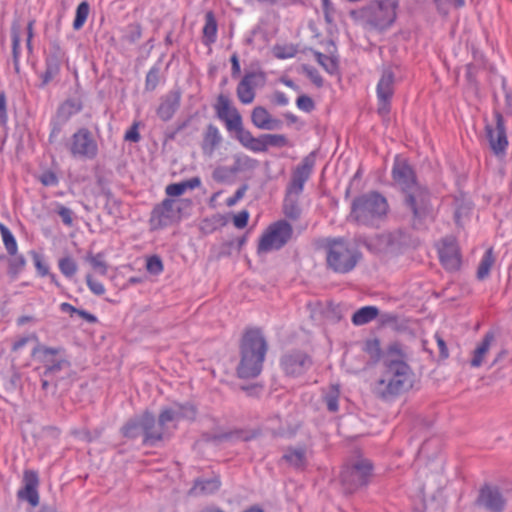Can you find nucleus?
<instances>
[{
    "label": "nucleus",
    "instance_id": "25",
    "mask_svg": "<svg viewBox=\"0 0 512 512\" xmlns=\"http://www.w3.org/2000/svg\"><path fill=\"white\" fill-rule=\"evenodd\" d=\"M221 487L219 476L212 478L198 477L194 479L192 487L188 490V495L192 497L211 495L216 493Z\"/></svg>",
    "mask_w": 512,
    "mask_h": 512
},
{
    "label": "nucleus",
    "instance_id": "20",
    "mask_svg": "<svg viewBox=\"0 0 512 512\" xmlns=\"http://www.w3.org/2000/svg\"><path fill=\"white\" fill-rule=\"evenodd\" d=\"M182 92L179 87H174L159 99L156 109L157 117L163 121H170L181 106Z\"/></svg>",
    "mask_w": 512,
    "mask_h": 512
},
{
    "label": "nucleus",
    "instance_id": "9",
    "mask_svg": "<svg viewBox=\"0 0 512 512\" xmlns=\"http://www.w3.org/2000/svg\"><path fill=\"white\" fill-rule=\"evenodd\" d=\"M65 146L70 156L78 160H93L99 153L97 140L87 127L78 128Z\"/></svg>",
    "mask_w": 512,
    "mask_h": 512
},
{
    "label": "nucleus",
    "instance_id": "33",
    "mask_svg": "<svg viewBox=\"0 0 512 512\" xmlns=\"http://www.w3.org/2000/svg\"><path fill=\"white\" fill-rule=\"evenodd\" d=\"M379 309L376 306H364L352 315L351 321L356 326L367 324L377 318Z\"/></svg>",
    "mask_w": 512,
    "mask_h": 512
},
{
    "label": "nucleus",
    "instance_id": "1",
    "mask_svg": "<svg viewBox=\"0 0 512 512\" xmlns=\"http://www.w3.org/2000/svg\"><path fill=\"white\" fill-rule=\"evenodd\" d=\"M31 356L41 367L39 372L41 389L45 395L67 393L76 381L77 373L72 369L67 351L62 346L51 347L37 343Z\"/></svg>",
    "mask_w": 512,
    "mask_h": 512
},
{
    "label": "nucleus",
    "instance_id": "4",
    "mask_svg": "<svg viewBox=\"0 0 512 512\" xmlns=\"http://www.w3.org/2000/svg\"><path fill=\"white\" fill-rule=\"evenodd\" d=\"M387 198L380 192L372 190L353 198L347 220L358 226L378 228L389 212Z\"/></svg>",
    "mask_w": 512,
    "mask_h": 512
},
{
    "label": "nucleus",
    "instance_id": "6",
    "mask_svg": "<svg viewBox=\"0 0 512 512\" xmlns=\"http://www.w3.org/2000/svg\"><path fill=\"white\" fill-rule=\"evenodd\" d=\"M402 204L410 216L409 223L414 230H426L428 223L435 220L432 193L426 185L404 194Z\"/></svg>",
    "mask_w": 512,
    "mask_h": 512
},
{
    "label": "nucleus",
    "instance_id": "14",
    "mask_svg": "<svg viewBox=\"0 0 512 512\" xmlns=\"http://www.w3.org/2000/svg\"><path fill=\"white\" fill-rule=\"evenodd\" d=\"M66 53L58 42H52L45 54V70L39 75L40 89L45 88L53 81L61 71V65L65 59Z\"/></svg>",
    "mask_w": 512,
    "mask_h": 512
},
{
    "label": "nucleus",
    "instance_id": "52",
    "mask_svg": "<svg viewBox=\"0 0 512 512\" xmlns=\"http://www.w3.org/2000/svg\"><path fill=\"white\" fill-rule=\"evenodd\" d=\"M273 52L278 59H288L297 54V49L293 45H276Z\"/></svg>",
    "mask_w": 512,
    "mask_h": 512
},
{
    "label": "nucleus",
    "instance_id": "44",
    "mask_svg": "<svg viewBox=\"0 0 512 512\" xmlns=\"http://www.w3.org/2000/svg\"><path fill=\"white\" fill-rule=\"evenodd\" d=\"M89 12L90 5L88 1L84 0L81 3H79V5L76 8L75 18L73 20L74 30H80L84 26L88 18Z\"/></svg>",
    "mask_w": 512,
    "mask_h": 512
},
{
    "label": "nucleus",
    "instance_id": "24",
    "mask_svg": "<svg viewBox=\"0 0 512 512\" xmlns=\"http://www.w3.org/2000/svg\"><path fill=\"white\" fill-rule=\"evenodd\" d=\"M84 107L83 93L77 89L73 96L65 99L57 108L56 114L66 120L82 111Z\"/></svg>",
    "mask_w": 512,
    "mask_h": 512
},
{
    "label": "nucleus",
    "instance_id": "47",
    "mask_svg": "<svg viewBox=\"0 0 512 512\" xmlns=\"http://www.w3.org/2000/svg\"><path fill=\"white\" fill-rule=\"evenodd\" d=\"M68 120L58 117L57 114L50 121V133L48 137V141L50 144H53L57 141L59 135L62 133L63 128Z\"/></svg>",
    "mask_w": 512,
    "mask_h": 512
},
{
    "label": "nucleus",
    "instance_id": "8",
    "mask_svg": "<svg viewBox=\"0 0 512 512\" xmlns=\"http://www.w3.org/2000/svg\"><path fill=\"white\" fill-rule=\"evenodd\" d=\"M373 463L367 458H358L343 467L340 480L345 493L353 494L366 487L372 477Z\"/></svg>",
    "mask_w": 512,
    "mask_h": 512
},
{
    "label": "nucleus",
    "instance_id": "48",
    "mask_svg": "<svg viewBox=\"0 0 512 512\" xmlns=\"http://www.w3.org/2000/svg\"><path fill=\"white\" fill-rule=\"evenodd\" d=\"M58 267L61 273L67 278H72L78 270L76 261L70 256L60 258L58 260Z\"/></svg>",
    "mask_w": 512,
    "mask_h": 512
},
{
    "label": "nucleus",
    "instance_id": "64",
    "mask_svg": "<svg viewBox=\"0 0 512 512\" xmlns=\"http://www.w3.org/2000/svg\"><path fill=\"white\" fill-rule=\"evenodd\" d=\"M57 214L61 217L62 219V222L66 225V226H71L72 223H73V211L64 206V205H58V208L56 210Z\"/></svg>",
    "mask_w": 512,
    "mask_h": 512
},
{
    "label": "nucleus",
    "instance_id": "38",
    "mask_svg": "<svg viewBox=\"0 0 512 512\" xmlns=\"http://www.w3.org/2000/svg\"><path fill=\"white\" fill-rule=\"evenodd\" d=\"M217 21L212 11L205 14V25L203 27V36L207 39V44L214 43L217 37Z\"/></svg>",
    "mask_w": 512,
    "mask_h": 512
},
{
    "label": "nucleus",
    "instance_id": "54",
    "mask_svg": "<svg viewBox=\"0 0 512 512\" xmlns=\"http://www.w3.org/2000/svg\"><path fill=\"white\" fill-rule=\"evenodd\" d=\"M266 140V151L269 146L273 147H284L288 145V139L283 134H264Z\"/></svg>",
    "mask_w": 512,
    "mask_h": 512
},
{
    "label": "nucleus",
    "instance_id": "17",
    "mask_svg": "<svg viewBox=\"0 0 512 512\" xmlns=\"http://www.w3.org/2000/svg\"><path fill=\"white\" fill-rule=\"evenodd\" d=\"M181 208L175 209V200L165 198L160 204H157L151 211L149 223L151 229H163L174 222L180 220Z\"/></svg>",
    "mask_w": 512,
    "mask_h": 512
},
{
    "label": "nucleus",
    "instance_id": "36",
    "mask_svg": "<svg viewBox=\"0 0 512 512\" xmlns=\"http://www.w3.org/2000/svg\"><path fill=\"white\" fill-rule=\"evenodd\" d=\"M313 55L317 63L330 75H335L339 71V60L336 56H328L314 50Z\"/></svg>",
    "mask_w": 512,
    "mask_h": 512
},
{
    "label": "nucleus",
    "instance_id": "26",
    "mask_svg": "<svg viewBox=\"0 0 512 512\" xmlns=\"http://www.w3.org/2000/svg\"><path fill=\"white\" fill-rule=\"evenodd\" d=\"M258 76L262 77V74L248 72L239 82L236 92L239 101L243 104H250L253 102L255 98L254 85H256L254 79Z\"/></svg>",
    "mask_w": 512,
    "mask_h": 512
},
{
    "label": "nucleus",
    "instance_id": "59",
    "mask_svg": "<svg viewBox=\"0 0 512 512\" xmlns=\"http://www.w3.org/2000/svg\"><path fill=\"white\" fill-rule=\"evenodd\" d=\"M87 260L90 262L91 266L95 270H98L102 275L107 273V265L103 260L102 254L98 253L97 255H90Z\"/></svg>",
    "mask_w": 512,
    "mask_h": 512
},
{
    "label": "nucleus",
    "instance_id": "45",
    "mask_svg": "<svg viewBox=\"0 0 512 512\" xmlns=\"http://www.w3.org/2000/svg\"><path fill=\"white\" fill-rule=\"evenodd\" d=\"M142 37V26L140 23H130L124 29L122 40L129 44H135Z\"/></svg>",
    "mask_w": 512,
    "mask_h": 512
},
{
    "label": "nucleus",
    "instance_id": "34",
    "mask_svg": "<svg viewBox=\"0 0 512 512\" xmlns=\"http://www.w3.org/2000/svg\"><path fill=\"white\" fill-rule=\"evenodd\" d=\"M258 166V160L245 154H238L234 156V163L230 169V172L238 173L243 171H252L255 170Z\"/></svg>",
    "mask_w": 512,
    "mask_h": 512
},
{
    "label": "nucleus",
    "instance_id": "13",
    "mask_svg": "<svg viewBox=\"0 0 512 512\" xmlns=\"http://www.w3.org/2000/svg\"><path fill=\"white\" fill-rule=\"evenodd\" d=\"M316 164V151L306 155L300 164L292 171L291 179L286 187L288 195L298 197L304 190L305 183L309 180Z\"/></svg>",
    "mask_w": 512,
    "mask_h": 512
},
{
    "label": "nucleus",
    "instance_id": "7",
    "mask_svg": "<svg viewBox=\"0 0 512 512\" xmlns=\"http://www.w3.org/2000/svg\"><path fill=\"white\" fill-rule=\"evenodd\" d=\"M398 5L399 0H375L359 10H351L350 16L354 19H366L374 27L386 29L394 23Z\"/></svg>",
    "mask_w": 512,
    "mask_h": 512
},
{
    "label": "nucleus",
    "instance_id": "50",
    "mask_svg": "<svg viewBox=\"0 0 512 512\" xmlns=\"http://www.w3.org/2000/svg\"><path fill=\"white\" fill-rule=\"evenodd\" d=\"M29 254L33 260L38 276L46 277V275H49L50 267L45 262L44 256L35 250H31Z\"/></svg>",
    "mask_w": 512,
    "mask_h": 512
},
{
    "label": "nucleus",
    "instance_id": "12",
    "mask_svg": "<svg viewBox=\"0 0 512 512\" xmlns=\"http://www.w3.org/2000/svg\"><path fill=\"white\" fill-rule=\"evenodd\" d=\"M473 505L486 512H504L507 507V499L499 486L485 483L480 487Z\"/></svg>",
    "mask_w": 512,
    "mask_h": 512
},
{
    "label": "nucleus",
    "instance_id": "15",
    "mask_svg": "<svg viewBox=\"0 0 512 512\" xmlns=\"http://www.w3.org/2000/svg\"><path fill=\"white\" fill-rule=\"evenodd\" d=\"M494 118L496 122L495 128L490 125L485 127L486 138L492 153L498 158H503L508 148L505 120L499 111H494Z\"/></svg>",
    "mask_w": 512,
    "mask_h": 512
},
{
    "label": "nucleus",
    "instance_id": "3",
    "mask_svg": "<svg viewBox=\"0 0 512 512\" xmlns=\"http://www.w3.org/2000/svg\"><path fill=\"white\" fill-rule=\"evenodd\" d=\"M240 361L237 365V376L241 379L258 377L268 351V343L262 330L257 327L247 328L240 341Z\"/></svg>",
    "mask_w": 512,
    "mask_h": 512
},
{
    "label": "nucleus",
    "instance_id": "46",
    "mask_svg": "<svg viewBox=\"0 0 512 512\" xmlns=\"http://www.w3.org/2000/svg\"><path fill=\"white\" fill-rule=\"evenodd\" d=\"M437 13L443 17L448 16L450 7L462 8L465 6V0H433Z\"/></svg>",
    "mask_w": 512,
    "mask_h": 512
},
{
    "label": "nucleus",
    "instance_id": "63",
    "mask_svg": "<svg viewBox=\"0 0 512 512\" xmlns=\"http://www.w3.org/2000/svg\"><path fill=\"white\" fill-rule=\"evenodd\" d=\"M185 186L183 182L171 183L166 186L165 193L169 197H179L185 193Z\"/></svg>",
    "mask_w": 512,
    "mask_h": 512
},
{
    "label": "nucleus",
    "instance_id": "35",
    "mask_svg": "<svg viewBox=\"0 0 512 512\" xmlns=\"http://www.w3.org/2000/svg\"><path fill=\"white\" fill-rule=\"evenodd\" d=\"M215 110L219 119L225 122L227 126V121L231 120L234 117V110L237 108L232 107L230 105V100L227 96L220 94L217 97V103L215 104Z\"/></svg>",
    "mask_w": 512,
    "mask_h": 512
},
{
    "label": "nucleus",
    "instance_id": "2",
    "mask_svg": "<svg viewBox=\"0 0 512 512\" xmlns=\"http://www.w3.org/2000/svg\"><path fill=\"white\" fill-rule=\"evenodd\" d=\"M384 372L375 386L382 400H393L413 387L414 373L404 360L399 343L389 345L384 358Z\"/></svg>",
    "mask_w": 512,
    "mask_h": 512
},
{
    "label": "nucleus",
    "instance_id": "10",
    "mask_svg": "<svg viewBox=\"0 0 512 512\" xmlns=\"http://www.w3.org/2000/svg\"><path fill=\"white\" fill-rule=\"evenodd\" d=\"M293 227L286 220H278L268 226L261 236L257 251L258 253L280 250L292 238Z\"/></svg>",
    "mask_w": 512,
    "mask_h": 512
},
{
    "label": "nucleus",
    "instance_id": "41",
    "mask_svg": "<svg viewBox=\"0 0 512 512\" xmlns=\"http://www.w3.org/2000/svg\"><path fill=\"white\" fill-rule=\"evenodd\" d=\"M0 233L7 253L10 256H15L18 251V245L13 233L2 223H0Z\"/></svg>",
    "mask_w": 512,
    "mask_h": 512
},
{
    "label": "nucleus",
    "instance_id": "62",
    "mask_svg": "<svg viewBox=\"0 0 512 512\" xmlns=\"http://www.w3.org/2000/svg\"><path fill=\"white\" fill-rule=\"evenodd\" d=\"M246 149L255 153L266 152V140L264 139V134H261L259 137H254L247 145Z\"/></svg>",
    "mask_w": 512,
    "mask_h": 512
},
{
    "label": "nucleus",
    "instance_id": "27",
    "mask_svg": "<svg viewBox=\"0 0 512 512\" xmlns=\"http://www.w3.org/2000/svg\"><path fill=\"white\" fill-rule=\"evenodd\" d=\"M306 453L307 448L305 445L297 447L289 446L286 448L282 460L296 470H305L308 464Z\"/></svg>",
    "mask_w": 512,
    "mask_h": 512
},
{
    "label": "nucleus",
    "instance_id": "37",
    "mask_svg": "<svg viewBox=\"0 0 512 512\" xmlns=\"http://www.w3.org/2000/svg\"><path fill=\"white\" fill-rule=\"evenodd\" d=\"M495 262L492 248H489L483 254L479 266L477 268L476 277L478 280L483 281L488 278L490 270Z\"/></svg>",
    "mask_w": 512,
    "mask_h": 512
},
{
    "label": "nucleus",
    "instance_id": "16",
    "mask_svg": "<svg viewBox=\"0 0 512 512\" xmlns=\"http://www.w3.org/2000/svg\"><path fill=\"white\" fill-rule=\"evenodd\" d=\"M395 74L391 67L382 70L381 77L377 83L376 95L378 100L377 112L380 116H387L391 110V100L395 89Z\"/></svg>",
    "mask_w": 512,
    "mask_h": 512
},
{
    "label": "nucleus",
    "instance_id": "49",
    "mask_svg": "<svg viewBox=\"0 0 512 512\" xmlns=\"http://www.w3.org/2000/svg\"><path fill=\"white\" fill-rule=\"evenodd\" d=\"M26 265V259L23 255H15L9 260L8 263V274L12 279H16L19 273L24 269Z\"/></svg>",
    "mask_w": 512,
    "mask_h": 512
},
{
    "label": "nucleus",
    "instance_id": "23",
    "mask_svg": "<svg viewBox=\"0 0 512 512\" xmlns=\"http://www.w3.org/2000/svg\"><path fill=\"white\" fill-rule=\"evenodd\" d=\"M251 122L255 127L262 130H278L283 126L280 119L273 118L269 111L263 106H256L251 112Z\"/></svg>",
    "mask_w": 512,
    "mask_h": 512
},
{
    "label": "nucleus",
    "instance_id": "22",
    "mask_svg": "<svg viewBox=\"0 0 512 512\" xmlns=\"http://www.w3.org/2000/svg\"><path fill=\"white\" fill-rule=\"evenodd\" d=\"M144 436L142 444L154 447L164 440L166 431L154 414L148 410L144 411Z\"/></svg>",
    "mask_w": 512,
    "mask_h": 512
},
{
    "label": "nucleus",
    "instance_id": "58",
    "mask_svg": "<svg viewBox=\"0 0 512 512\" xmlns=\"http://www.w3.org/2000/svg\"><path fill=\"white\" fill-rule=\"evenodd\" d=\"M39 181L43 186L54 187L58 185L59 178L52 170H46L40 175Z\"/></svg>",
    "mask_w": 512,
    "mask_h": 512
},
{
    "label": "nucleus",
    "instance_id": "42",
    "mask_svg": "<svg viewBox=\"0 0 512 512\" xmlns=\"http://www.w3.org/2000/svg\"><path fill=\"white\" fill-rule=\"evenodd\" d=\"M283 213L285 216L291 220L299 219L301 215V209L298 205L297 197L293 199L291 195L286 193L284 203H283Z\"/></svg>",
    "mask_w": 512,
    "mask_h": 512
},
{
    "label": "nucleus",
    "instance_id": "55",
    "mask_svg": "<svg viewBox=\"0 0 512 512\" xmlns=\"http://www.w3.org/2000/svg\"><path fill=\"white\" fill-rule=\"evenodd\" d=\"M339 390L332 389L324 396V402L326 403L329 412H337L339 409Z\"/></svg>",
    "mask_w": 512,
    "mask_h": 512
},
{
    "label": "nucleus",
    "instance_id": "28",
    "mask_svg": "<svg viewBox=\"0 0 512 512\" xmlns=\"http://www.w3.org/2000/svg\"><path fill=\"white\" fill-rule=\"evenodd\" d=\"M234 117L231 120L227 121V130L229 132H235V138L239 141V143L243 147H247V145L254 138L252 133L245 129L243 126L242 116L238 110H234Z\"/></svg>",
    "mask_w": 512,
    "mask_h": 512
},
{
    "label": "nucleus",
    "instance_id": "29",
    "mask_svg": "<svg viewBox=\"0 0 512 512\" xmlns=\"http://www.w3.org/2000/svg\"><path fill=\"white\" fill-rule=\"evenodd\" d=\"M144 412L128 419L120 428V433L127 439L134 440L139 436H144Z\"/></svg>",
    "mask_w": 512,
    "mask_h": 512
},
{
    "label": "nucleus",
    "instance_id": "32",
    "mask_svg": "<svg viewBox=\"0 0 512 512\" xmlns=\"http://www.w3.org/2000/svg\"><path fill=\"white\" fill-rule=\"evenodd\" d=\"M11 42H12V62L16 74H20V56H21V35L20 25L14 21L11 25Z\"/></svg>",
    "mask_w": 512,
    "mask_h": 512
},
{
    "label": "nucleus",
    "instance_id": "56",
    "mask_svg": "<svg viewBox=\"0 0 512 512\" xmlns=\"http://www.w3.org/2000/svg\"><path fill=\"white\" fill-rule=\"evenodd\" d=\"M303 71L317 88H321L323 86V77L315 67L303 65Z\"/></svg>",
    "mask_w": 512,
    "mask_h": 512
},
{
    "label": "nucleus",
    "instance_id": "57",
    "mask_svg": "<svg viewBox=\"0 0 512 512\" xmlns=\"http://www.w3.org/2000/svg\"><path fill=\"white\" fill-rule=\"evenodd\" d=\"M296 106L299 110L310 113L315 109V102L310 96L302 94L296 99Z\"/></svg>",
    "mask_w": 512,
    "mask_h": 512
},
{
    "label": "nucleus",
    "instance_id": "30",
    "mask_svg": "<svg viewBox=\"0 0 512 512\" xmlns=\"http://www.w3.org/2000/svg\"><path fill=\"white\" fill-rule=\"evenodd\" d=\"M222 136L218 127L212 123L207 125L206 131L203 134L202 150L204 153L212 154L214 150L220 145Z\"/></svg>",
    "mask_w": 512,
    "mask_h": 512
},
{
    "label": "nucleus",
    "instance_id": "53",
    "mask_svg": "<svg viewBox=\"0 0 512 512\" xmlns=\"http://www.w3.org/2000/svg\"><path fill=\"white\" fill-rule=\"evenodd\" d=\"M159 422L162 424V426L165 428L166 424L173 421H179L177 413L174 410L173 405L163 407L159 413L158 416Z\"/></svg>",
    "mask_w": 512,
    "mask_h": 512
},
{
    "label": "nucleus",
    "instance_id": "51",
    "mask_svg": "<svg viewBox=\"0 0 512 512\" xmlns=\"http://www.w3.org/2000/svg\"><path fill=\"white\" fill-rule=\"evenodd\" d=\"M146 269L152 275H159L163 272L162 259L158 255H152L146 260Z\"/></svg>",
    "mask_w": 512,
    "mask_h": 512
},
{
    "label": "nucleus",
    "instance_id": "18",
    "mask_svg": "<svg viewBox=\"0 0 512 512\" xmlns=\"http://www.w3.org/2000/svg\"><path fill=\"white\" fill-rule=\"evenodd\" d=\"M284 373L291 377L303 375L312 365V360L305 352L295 350L284 354L280 359Z\"/></svg>",
    "mask_w": 512,
    "mask_h": 512
},
{
    "label": "nucleus",
    "instance_id": "60",
    "mask_svg": "<svg viewBox=\"0 0 512 512\" xmlns=\"http://www.w3.org/2000/svg\"><path fill=\"white\" fill-rule=\"evenodd\" d=\"M86 283L93 294L101 296L105 293L104 285L100 281L95 280L91 274L86 275Z\"/></svg>",
    "mask_w": 512,
    "mask_h": 512
},
{
    "label": "nucleus",
    "instance_id": "39",
    "mask_svg": "<svg viewBox=\"0 0 512 512\" xmlns=\"http://www.w3.org/2000/svg\"><path fill=\"white\" fill-rule=\"evenodd\" d=\"M174 410L177 413L178 419L194 421L197 416V408L191 402L174 403Z\"/></svg>",
    "mask_w": 512,
    "mask_h": 512
},
{
    "label": "nucleus",
    "instance_id": "43",
    "mask_svg": "<svg viewBox=\"0 0 512 512\" xmlns=\"http://www.w3.org/2000/svg\"><path fill=\"white\" fill-rule=\"evenodd\" d=\"M363 350L370 356L373 363L379 362L383 356L380 340L377 338L366 340Z\"/></svg>",
    "mask_w": 512,
    "mask_h": 512
},
{
    "label": "nucleus",
    "instance_id": "11",
    "mask_svg": "<svg viewBox=\"0 0 512 512\" xmlns=\"http://www.w3.org/2000/svg\"><path fill=\"white\" fill-rule=\"evenodd\" d=\"M391 177L394 185L399 189L402 195L414 191L417 187L424 185L419 183L416 171L406 159H400L398 156L395 158Z\"/></svg>",
    "mask_w": 512,
    "mask_h": 512
},
{
    "label": "nucleus",
    "instance_id": "61",
    "mask_svg": "<svg viewBox=\"0 0 512 512\" xmlns=\"http://www.w3.org/2000/svg\"><path fill=\"white\" fill-rule=\"evenodd\" d=\"M139 122L135 121L129 127V129L124 134V140L128 142L138 143L141 140V135L139 133Z\"/></svg>",
    "mask_w": 512,
    "mask_h": 512
},
{
    "label": "nucleus",
    "instance_id": "40",
    "mask_svg": "<svg viewBox=\"0 0 512 512\" xmlns=\"http://www.w3.org/2000/svg\"><path fill=\"white\" fill-rule=\"evenodd\" d=\"M161 80V67L159 63L154 64L146 74L144 89L147 92L154 91Z\"/></svg>",
    "mask_w": 512,
    "mask_h": 512
},
{
    "label": "nucleus",
    "instance_id": "5",
    "mask_svg": "<svg viewBox=\"0 0 512 512\" xmlns=\"http://www.w3.org/2000/svg\"><path fill=\"white\" fill-rule=\"evenodd\" d=\"M321 248L326 254V266L338 274H347L354 270L362 260V252L344 237H327Z\"/></svg>",
    "mask_w": 512,
    "mask_h": 512
},
{
    "label": "nucleus",
    "instance_id": "21",
    "mask_svg": "<svg viewBox=\"0 0 512 512\" xmlns=\"http://www.w3.org/2000/svg\"><path fill=\"white\" fill-rule=\"evenodd\" d=\"M24 486L17 491L19 500L27 501L32 507L39 505L40 497L38 487L40 484L39 474L35 470L27 469L23 472Z\"/></svg>",
    "mask_w": 512,
    "mask_h": 512
},
{
    "label": "nucleus",
    "instance_id": "19",
    "mask_svg": "<svg viewBox=\"0 0 512 512\" xmlns=\"http://www.w3.org/2000/svg\"><path fill=\"white\" fill-rule=\"evenodd\" d=\"M438 256L442 266L449 271H456L461 266V256L454 237H445L438 247Z\"/></svg>",
    "mask_w": 512,
    "mask_h": 512
},
{
    "label": "nucleus",
    "instance_id": "31",
    "mask_svg": "<svg viewBox=\"0 0 512 512\" xmlns=\"http://www.w3.org/2000/svg\"><path fill=\"white\" fill-rule=\"evenodd\" d=\"M494 339L492 332H487L480 343L476 346L473 351V356L470 360V366L478 368L482 365L485 355L488 353L491 343Z\"/></svg>",
    "mask_w": 512,
    "mask_h": 512
}]
</instances>
